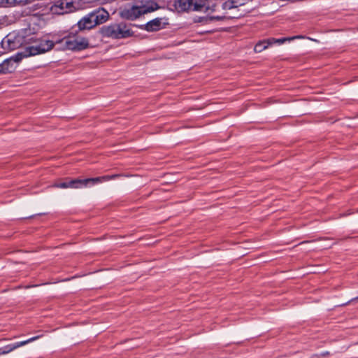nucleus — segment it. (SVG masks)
I'll return each instance as SVG.
<instances>
[{
    "mask_svg": "<svg viewBox=\"0 0 358 358\" xmlns=\"http://www.w3.org/2000/svg\"><path fill=\"white\" fill-rule=\"evenodd\" d=\"M52 14L64 15L76 10V6L72 0H57L50 6Z\"/></svg>",
    "mask_w": 358,
    "mask_h": 358,
    "instance_id": "423d86ee",
    "label": "nucleus"
},
{
    "mask_svg": "<svg viewBox=\"0 0 358 358\" xmlns=\"http://www.w3.org/2000/svg\"><path fill=\"white\" fill-rule=\"evenodd\" d=\"M20 60L18 56L13 57L4 60L0 64V74L11 73L16 69L17 64Z\"/></svg>",
    "mask_w": 358,
    "mask_h": 358,
    "instance_id": "0eeeda50",
    "label": "nucleus"
},
{
    "mask_svg": "<svg viewBox=\"0 0 358 358\" xmlns=\"http://www.w3.org/2000/svg\"><path fill=\"white\" fill-rule=\"evenodd\" d=\"M53 186L55 187H57V188H62V189L67 188V187H68L67 182L56 183Z\"/></svg>",
    "mask_w": 358,
    "mask_h": 358,
    "instance_id": "f3484780",
    "label": "nucleus"
},
{
    "mask_svg": "<svg viewBox=\"0 0 358 358\" xmlns=\"http://www.w3.org/2000/svg\"><path fill=\"white\" fill-rule=\"evenodd\" d=\"M32 1L33 0H10L11 5L25 4V3H29Z\"/></svg>",
    "mask_w": 358,
    "mask_h": 358,
    "instance_id": "dca6fc26",
    "label": "nucleus"
},
{
    "mask_svg": "<svg viewBox=\"0 0 358 358\" xmlns=\"http://www.w3.org/2000/svg\"><path fill=\"white\" fill-rule=\"evenodd\" d=\"M97 24L105 22L108 18V13L104 9H99L91 13Z\"/></svg>",
    "mask_w": 358,
    "mask_h": 358,
    "instance_id": "ddd939ff",
    "label": "nucleus"
},
{
    "mask_svg": "<svg viewBox=\"0 0 358 358\" xmlns=\"http://www.w3.org/2000/svg\"><path fill=\"white\" fill-rule=\"evenodd\" d=\"M7 4L11 5L10 0H0V6H5Z\"/></svg>",
    "mask_w": 358,
    "mask_h": 358,
    "instance_id": "6ab92c4d",
    "label": "nucleus"
},
{
    "mask_svg": "<svg viewBox=\"0 0 358 358\" xmlns=\"http://www.w3.org/2000/svg\"><path fill=\"white\" fill-rule=\"evenodd\" d=\"M96 25V22L94 21V17L91 13L83 17L78 22L79 30L90 29Z\"/></svg>",
    "mask_w": 358,
    "mask_h": 358,
    "instance_id": "9d476101",
    "label": "nucleus"
},
{
    "mask_svg": "<svg viewBox=\"0 0 358 358\" xmlns=\"http://www.w3.org/2000/svg\"><path fill=\"white\" fill-rule=\"evenodd\" d=\"M101 32L104 36L113 38H127L132 34L130 29L123 23L105 26L102 28Z\"/></svg>",
    "mask_w": 358,
    "mask_h": 358,
    "instance_id": "f03ea898",
    "label": "nucleus"
},
{
    "mask_svg": "<svg viewBox=\"0 0 358 358\" xmlns=\"http://www.w3.org/2000/svg\"><path fill=\"white\" fill-rule=\"evenodd\" d=\"M62 45L71 50H82L89 46L87 39L79 36H68L59 41Z\"/></svg>",
    "mask_w": 358,
    "mask_h": 358,
    "instance_id": "20e7f679",
    "label": "nucleus"
},
{
    "mask_svg": "<svg viewBox=\"0 0 358 358\" xmlns=\"http://www.w3.org/2000/svg\"><path fill=\"white\" fill-rule=\"evenodd\" d=\"M162 18H155L150 20L145 25V29L148 31H156L163 28V24H165L162 22Z\"/></svg>",
    "mask_w": 358,
    "mask_h": 358,
    "instance_id": "9b49d317",
    "label": "nucleus"
},
{
    "mask_svg": "<svg viewBox=\"0 0 358 358\" xmlns=\"http://www.w3.org/2000/svg\"><path fill=\"white\" fill-rule=\"evenodd\" d=\"M295 38H299V36H296V37H294V38H279V39L271 38V41L272 42V44L274 43L282 44L284 42H285L287 41H291Z\"/></svg>",
    "mask_w": 358,
    "mask_h": 358,
    "instance_id": "2eb2a0df",
    "label": "nucleus"
},
{
    "mask_svg": "<svg viewBox=\"0 0 358 358\" xmlns=\"http://www.w3.org/2000/svg\"><path fill=\"white\" fill-rule=\"evenodd\" d=\"M356 299H358V296L356 298Z\"/></svg>",
    "mask_w": 358,
    "mask_h": 358,
    "instance_id": "aec40b11",
    "label": "nucleus"
},
{
    "mask_svg": "<svg viewBox=\"0 0 358 358\" xmlns=\"http://www.w3.org/2000/svg\"><path fill=\"white\" fill-rule=\"evenodd\" d=\"M119 177V175L115 174L111 176H104L102 177H97L93 178H87V179H76L71 180L69 182H67V188H73L78 189L82 188L83 187H87L89 185H94L99 182H106L110 180L115 179Z\"/></svg>",
    "mask_w": 358,
    "mask_h": 358,
    "instance_id": "39448f33",
    "label": "nucleus"
},
{
    "mask_svg": "<svg viewBox=\"0 0 358 358\" xmlns=\"http://www.w3.org/2000/svg\"><path fill=\"white\" fill-rule=\"evenodd\" d=\"M155 8L148 3H136L129 8H124L121 15L124 18L127 20H134L139 17L141 15L152 12Z\"/></svg>",
    "mask_w": 358,
    "mask_h": 358,
    "instance_id": "7ed1b4c3",
    "label": "nucleus"
},
{
    "mask_svg": "<svg viewBox=\"0 0 358 358\" xmlns=\"http://www.w3.org/2000/svg\"><path fill=\"white\" fill-rule=\"evenodd\" d=\"M54 43L51 41H44L38 45H33L29 48V55H35L49 51L53 48Z\"/></svg>",
    "mask_w": 358,
    "mask_h": 358,
    "instance_id": "6e6552de",
    "label": "nucleus"
},
{
    "mask_svg": "<svg viewBox=\"0 0 358 358\" xmlns=\"http://www.w3.org/2000/svg\"><path fill=\"white\" fill-rule=\"evenodd\" d=\"M251 0H228L222 3L223 10H231L241 6L250 1Z\"/></svg>",
    "mask_w": 358,
    "mask_h": 358,
    "instance_id": "f8f14e48",
    "label": "nucleus"
},
{
    "mask_svg": "<svg viewBox=\"0 0 358 358\" xmlns=\"http://www.w3.org/2000/svg\"><path fill=\"white\" fill-rule=\"evenodd\" d=\"M175 6L178 11L213 12L216 5L208 0H176Z\"/></svg>",
    "mask_w": 358,
    "mask_h": 358,
    "instance_id": "f257e3e1",
    "label": "nucleus"
},
{
    "mask_svg": "<svg viewBox=\"0 0 358 358\" xmlns=\"http://www.w3.org/2000/svg\"><path fill=\"white\" fill-rule=\"evenodd\" d=\"M226 15H213L210 17L211 20H222L224 18H226Z\"/></svg>",
    "mask_w": 358,
    "mask_h": 358,
    "instance_id": "a211bd4d",
    "label": "nucleus"
},
{
    "mask_svg": "<svg viewBox=\"0 0 358 358\" xmlns=\"http://www.w3.org/2000/svg\"><path fill=\"white\" fill-rule=\"evenodd\" d=\"M39 337H40L39 336H37L30 338L24 341H20V342H17V343H15L13 344L7 345L4 346L3 348H0V356L3 355H6L21 346H23V345H25L26 344L31 343V342L37 340Z\"/></svg>",
    "mask_w": 358,
    "mask_h": 358,
    "instance_id": "1a4fd4ad",
    "label": "nucleus"
},
{
    "mask_svg": "<svg viewBox=\"0 0 358 358\" xmlns=\"http://www.w3.org/2000/svg\"><path fill=\"white\" fill-rule=\"evenodd\" d=\"M271 44H272V42H271V39L260 41L255 45V51L256 52H261L263 50H264L266 48H267Z\"/></svg>",
    "mask_w": 358,
    "mask_h": 358,
    "instance_id": "4468645a",
    "label": "nucleus"
}]
</instances>
